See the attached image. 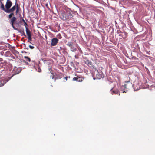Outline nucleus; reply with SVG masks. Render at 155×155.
<instances>
[{
  "label": "nucleus",
  "instance_id": "f257e3e1",
  "mask_svg": "<svg viewBox=\"0 0 155 155\" xmlns=\"http://www.w3.org/2000/svg\"><path fill=\"white\" fill-rule=\"evenodd\" d=\"M126 84H125L124 85L122 86L121 89H123V90L121 89V91L123 92V93H126L127 91V89L130 85V81H128L126 82Z\"/></svg>",
  "mask_w": 155,
  "mask_h": 155
},
{
  "label": "nucleus",
  "instance_id": "f03ea898",
  "mask_svg": "<svg viewBox=\"0 0 155 155\" xmlns=\"http://www.w3.org/2000/svg\"><path fill=\"white\" fill-rule=\"evenodd\" d=\"M67 45L70 47L71 51L75 52L77 50V48L73 46V42H68Z\"/></svg>",
  "mask_w": 155,
  "mask_h": 155
},
{
  "label": "nucleus",
  "instance_id": "7ed1b4c3",
  "mask_svg": "<svg viewBox=\"0 0 155 155\" xmlns=\"http://www.w3.org/2000/svg\"><path fill=\"white\" fill-rule=\"evenodd\" d=\"M96 71L95 73H94V76L96 78L98 79H100L102 77V73L101 71H98V70H95Z\"/></svg>",
  "mask_w": 155,
  "mask_h": 155
},
{
  "label": "nucleus",
  "instance_id": "20e7f679",
  "mask_svg": "<svg viewBox=\"0 0 155 155\" xmlns=\"http://www.w3.org/2000/svg\"><path fill=\"white\" fill-rule=\"evenodd\" d=\"M84 62L89 67H92L94 70H96V68L94 66L92 65V62L88 59H86L84 60Z\"/></svg>",
  "mask_w": 155,
  "mask_h": 155
},
{
  "label": "nucleus",
  "instance_id": "39448f33",
  "mask_svg": "<svg viewBox=\"0 0 155 155\" xmlns=\"http://www.w3.org/2000/svg\"><path fill=\"white\" fill-rule=\"evenodd\" d=\"M16 20L17 18L15 17H13L10 19V24L11 25L13 28L15 30H17V28H16L14 26V24L15 23Z\"/></svg>",
  "mask_w": 155,
  "mask_h": 155
},
{
  "label": "nucleus",
  "instance_id": "423d86ee",
  "mask_svg": "<svg viewBox=\"0 0 155 155\" xmlns=\"http://www.w3.org/2000/svg\"><path fill=\"white\" fill-rule=\"evenodd\" d=\"M52 74V79L54 78L55 80L58 79H60L62 77V74L61 73H58L56 74L54 76L53 75V74L51 73Z\"/></svg>",
  "mask_w": 155,
  "mask_h": 155
},
{
  "label": "nucleus",
  "instance_id": "0eeeda50",
  "mask_svg": "<svg viewBox=\"0 0 155 155\" xmlns=\"http://www.w3.org/2000/svg\"><path fill=\"white\" fill-rule=\"evenodd\" d=\"M12 5V2L9 0H7L5 5L6 8L7 10H9Z\"/></svg>",
  "mask_w": 155,
  "mask_h": 155
},
{
  "label": "nucleus",
  "instance_id": "6e6552de",
  "mask_svg": "<svg viewBox=\"0 0 155 155\" xmlns=\"http://www.w3.org/2000/svg\"><path fill=\"white\" fill-rule=\"evenodd\" d=\"M58 39L56 38H54L51 40V45L52 46H55L58 43Z\"/></svg>",
  "mask_w": 155,
  "mask_h": 155
},
{
  "label": "nucleus",
  "instance_id": "1a4fd4ad",
  "mask_svg": "<svg viewBox=\"0 0 155 155\" xmlns=\"http://www.w3.org/2000/svg\"><path fill=\"white\" fill-rule=\"evenodd\" d=\"M16 7L15 5L13 6L11 9H9L8 10H6L7 13H10L11 12H13L16 9Z\"/></svg>",
  "mask_w": 155,
  "mask_h": 155
},
{
  "label": "nucleus",
  "instance_id": "9d476101",
  "mask_svg": "<svg viewBox=\"0 0 155 155\" xmlns=\"http://www.w3.org/2000/svg\"><path fill=\"white\" fill-rule=\"evenodd\" d=\"M15 5L16 6V11L15 12L16 14L17 15L19 12L20 7L18 5V4L17 3V0L15 2Z\"/></svg>",
  "mask_w": 155,
  "mask_h": 155
},
{
  "label": "nucleus",
  "instance_id": "9b49d317",
  "mask_svg": "<svg viewBox=\"0 0 155 155\" xmlns=\"http://www.w3.org/2000/svg\"><path fill=\"white\" fill-rule=\"evenodd\" d=\"M26 34L28 36H31V33L30 31L28 29L27 27L26 28Z\"/></svg>",
  "mask_w": 155,
  "mask_h": 155
},
{
  "label": "nucleus",
  "instance_id": "f8f14e48",
  "mask_svg": "<svg viewBox=\"0 0 155 155\" xmlns=\"http://www.w3.org/2000/svg\"><path fill=\"white\" fill-rule=\"evenodd\" d=\"M1 8L2 10H4L5 12L7 13L6 10H7L6 9V8L5 9V8L4 5L3 4L2 2H1Z\"/></svg>",
  "mask_w": 155,
  "mask_h": 155
},
{
  "label": "nucleus",
  "instance_id": "ddd939ff",
  "mask_svg": "<svg viewBox=\"0 0 155 155\" xmlns=\"http://www.w3.org/2000/svg\"><path fill=\"white\" fill-rule=\"evenodd\" d=\"M118 93V91L116 90H113L111 91V94H117Z\"/></svg>",
  "mask_w": 155,
  "mask_h": 155
},
{
  "label": "nucleus",
  "instance_id": "4468645a",
  "mask_svg": "<svg viewBox=\"0 0 155 155\" xmlns=\"http://www.w3.org/2000/svg\"><path fill=\"white\" fill-rule=\"evenodd\" d=\"M20 33H21V34L23 35L24 36H25L26 35L25 33V32L24 31V30H18V29H17V30Z\"/></svg>",
  "mask_w": 155,
  "mask_h": 155
},
{
  "label": "nucleus",
  "instance_id": "2eb2a0df",
  "mask_svg": "<svg viewBox=\"0 0 155 155\" xmlns=\"http://www.w3.org/2000/svg\"><path fill=\"white\" fill-rule=\"evenodd\" d=\"M24 58L26 59V61L29 62L31 61V59L28 56H25L24 57Z\"/></svg>",
  "mask_w": 155,
  "mask_h": 155
},
{
  "label": "nucleus",
  "instance_id": "dca6fc26",
  "mask_svg": "<svg viewBox=\"0 0 155 155\" xmlns=\"http://www.w3.org/2000/svg\"><path fill=\"white\" fill-rule=\"evenodd\" d=\"M14 74H13L11 77H9L5 79V81L6 82H5V83L6 82H7L11 78H12L14 75Z\"/></svg>",
  "mask_w": 155,
  "mask_h": 155
},
{
  "label": "nucleus",
  "instance_id": "f3484780",
  "mask_svg": "<svg viewBox=\"0 0 155 155\" xmlns=\"http://www.w3.org/2000/svg\"><path fill=\"white\" fill-rule=\"evenodd\" d=\"M83 78H81L79 76H78V82H82L83 81Z\"/></svg>",
  "mask_w": 155,
  "mask_h": 155
},
{
  "label": "nucleus",
  "instance_id": "a211bd4d",
  "mask_svg": "<svg viewBox=\"0 0 155 155\" xmlns=\"http://www.w3.org/2000/svg\"><path fill=\"white\" fill-rule=\"evenodd\" d=\"M62 15L63 16V17H62V19L63 20H65L67 18V17H66V16H65V14L64 13H62Z\"/></svg>",
  "mask_w": 155,
  "mask_h": 155
},
{
  "label": "nucleus",
  "instance_id": "6ab92c4d",
  "mask_svg": "<svg viewBox=\"0 0 155 155\" xmlns=\"http://www.w3.org/2000/svg\"><path fill=\"white\" fill-rule=\"evenodd\" d=\"M22 21L24 23V26L25 27V28H26V27H27V26H28V25H27V23L25 21V20L23 19H22Z\"/></svg>",
  "mask_w": 155,
  "mask_h": 155
},
{
  "label": "nucleus",
  "instance_id": "aec40b11",
  "mask_svg": "<svg viewBox=\"0 0 155 155\" xmlns=\"http://www.w3.org/2000/svg\"><path fill=\"white\" fill-rule=\"evenodd\" d=\"M78 76L77 77L74 78H73V81H78Z\"/></svg>",
  "mask_w": 155,
  "mask_h": 155
},
{
  "label": "nucleus",
  "instance_id": "412c9836",
  "mask_svg": "<svg viewBox=\"0 0 155 155\" xmlns=\"http://www.w3.org/2000/svg\"><path fill=\"white\" fill-rule=\"evenodd\" d=\"M2 81L0 82V87L4 85V84L2 82Z\"/></svg>",
  "mask_w": 155,
  "mask_h": 155
},
{
  "label": "nucleus",
  "instance_id": "4be33fe9",
  "mask_svg": "<svg viewBox=\"0 0 155 155\" xmlns=\"http://www.w3.org/2000/svg\"><path fill=\"white\" fill-rule=\"evenodd\" d=\"M28 41H31V36H28Z\"/></svg>",
  "mask_w": 155,
  "mask_h": 155
},
{
  "label": "nucleus",
  "instance_id": "5701e85b",
  "mask_svg": "<svg viewBox=\"0 0 155 155\" xmlns=\"http://www.w3.org/2000/svg\"><path fill=\"white\" fill-rule=\"evenodd\" d=\"M12 16L10 14L8 15V18L9 19H11L12 18Z\"/></svg>",
  "mask_w": 155,
  "mask_h": 155
},
{
  "label": "nucleus",
  "instance_id": "b1692460",
  "mask_svg": "<svg viewBox=\"0 0 155 155\" xmlns=\"http://www.w3.org/2000/svg\"><path fill=\"white\" fill-rule=\"evenodd\" d=\"M29 47L31 49H33L34 48V47L31 45H30Z\"/></svg>",
  "mask_w": 155,
  "mask_h": 155
},
{
  "label": "nucleus",
  "instance_id": "393cba45",
  "mask_svg": "<svg viewBox=\"0 0 155 155\" xmlns=\"http://www.w3.org/2000/svg\"><path fill=\"white\" fill-rule=\"evenodd\" d=\"M11 14V15H12V16H13L14 15V13L12 12V13H11L10 14Z\"/></svg>",
  "mask_w": 155,
  "mask_h": 155
},
{
  "label": "nucleus",
  "instance_id": "a878e982",
  "mask_svg": "<svg viewBox=\"0 0 155 155\" xmlns=\"http://www.w3.org/2000/svg\"><path fill=\"white\" fill-rule=\"evenodd\" d=\"M21 70H20L19 71H18L17 72H15V74H18V73H19L20 72H21Z\"/></svg>",
  "mask_w": 155,
  "mask_h": 155
},
{
  "label": "nucleus",
  "instance_id": "bb28decb",
  "mask_svg": "<svg viewBox=\"0 0 155 155\" xmlns=\"http://www.w3.org/2000/svg\"><path fill=\"white\" fill-rule=\"evenodd\" d=\"M68 78V77H64V79H66V81H67V80Z\"/></svg>",
  "mask_w": 155,
  "mask_h": 155
},
{
  "label": "nucleus",
  "instance_id": "cd10ccee",
  "mask_svg": "<svg viewBox=\"0 0 155 155\" xmlns=\"http://www.w3.org/2000/svg\"><path fill=\"white\" fill-rule=\"evenodd\" d=\"M24 52L25 53H26V52H25V51H22V53H24Z\"/></svg>",
  "mask_w": 155,
  "mask_h": 155
},
{
  "label": "nucleus",
  "instance_id": "c85d7f7f",
  "mask_svg": "<svg viewBox=\"0 0 155 155\" xmlns=\"http://www.w3.org/2000/svg\"><path fill=\"white\" fill-rule=\"evenodd\" d=\"M46 6H48V4H46Z\"/></svg>",
  "mask_w": 155,
  "mask_h": 155
},
{
  "label": "nucleus",
  "instance_id": "c756f323",
  "mask_svg": "<svg viewBox=\"0 0 155 155\" xmlns=\"http://www.w3.org/2000/svg\"><path fill=\"white\" fill-rule=\"evenodd\" d=\"M75 57L76 58V55H75Z\"/></svg>",
  "mask_w": 155,
  "mask_h": 155
},
{
  "label": "nucleus",
  "instance_id": "7c9ffc66",
  "mask_svg": "<svg viewBox=\"0 0 155 155\" xmlns=\"http://www.w3.org/2000/svg\"><path fill=\"white\" fill-rule=\"evenodd\" d=\"M61 38V37L59 38Z\"/></svg>",
  "mask_w": 155,
  "mask_h": 155
},
{
  "label": "nucleus",
  "instance_id": "2f4dec72",
  "mask_svg": "<svg viewBox=\"0 0 155 155\" xmlns=\"http://www.w3.org/2000/svg\"><path fill=\"white\" fill-rule=\"evenodd\" d=\"M119 35L120 36H121V35Z\"/></svg>",
  "mask_w": 155,
  "mask_h": 155
},
{
  "label": "nucleus",
  "instance_id": "473e14b6",
  "mask_svg": "<svg viewBox=\"0 0 155 155\" xmlns=\"http://www.w3.org/2000/svg\"><path fill=\"white\" fill-rule=\"evenodd\" d=\"M119 35L120 36H121V35Z\"/></svg>",
  "mask_w": 155,
  "mask_h": 155
}]
</instances>
